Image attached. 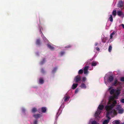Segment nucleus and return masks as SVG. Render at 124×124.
I'll return each mask as SVG.
<instances>
[{
  "mask_svg": "<svg viewBox=\"0 0 124 124\" xmlns=\"http://www.w3.org/2000/svg\"><path fill=\"white\" fill-rule=\"evenodd\" d=\"M113 107L111 105H108L105 107L106 110L107 111L106 114V117L109 118V115H111L112 114H115L116 113V112L115 110H112Z\"/></svg>",
  "mask_w": 124,
  "mask_h": 124,
  "instance_id": "1",
  "label": "nucleus"
},
{
  "mask_svg": "<svg viewBox=\"0 0 124 124\" xmlns=\"http://www.w3.org/2000/svg\"><path fill=\"white\" fill-rule=\"evenodd\" d=\"M104 108V106L103 105H99V106L95 114V117L96 118L99 116V115L101 114V110L103 109Z\"/></svg>",
  "mask_w": 124,
  "mask_h": 124,
  "instance_id": "2",
  "label": "nucleus"
},
{
  "mask_svg": "<svg viewBox=\"0 0 124 124\" xmlns=\"http://www.w3.org/2000/svg\"><path fill=\"white\" fill-rule=\"evenodd\" d=\"M121 89L119 88H118L116 89L115 90V93H114L115 97H118L121 93Z\"/></svg>",
  "mask_w": 124,
  "mask_h": 124,
  "instance_id": "3",
  "label": "nucleus"
},
{
  "mask_svg": "<svg viewBox=\"0 0 124 124\" xmlns=\"http://www.w3.org/2000/svg\"><path fill=\"white\" fill-rule=\"evenodd\" d=\"M120 84V82L118 81L117 79H115L114 81L112 82V85L113 86H116Z\"/></svg>",
  "mask_w": 124,
  "mask_h": 124,
  "instance_id": "4",
  "label": "nucleus"
},
{
  "mask_svg": "<svg viewBox=\"0 0 124 124\" xmlns=\"http://www.w3.org/2000/svg\"><path fill=\"white\" fill-rule=\"evenodd\" d=\"M75 82L77 83L78 82L80 81L81 80V77L79 75H78L76 76L74 79Z\"/></svg>",
  "mask_w": 124,
  "mask_h": 124,
  "instance_id": "5",
  "label": "nucleus"
},
{
  "mask_svg": "<svg viewBox=\"0 0 124 124\" xmlns=\"http://www.w3.org/2000/svg\"><path fill=\"white\" fill-rule=\"evenodd\" d=\"M89 68L88 66H85L84 69V73L85 74H86L88 73V69Z\"/></svg>",
  "mask_w": 124,
  "mask_h": 124,
  "instance_id": "6",
  "label": "nucleus"
},
{
  "mask_svg": "<svg viewBox=\"0 0 124 124\" xmlns=\"http://www.w3.org/2000/svg\"><path fill=\"white\" fill-rule=\"evenodd\" d=\"M123 3L122 1H119L118 4V7L119 8H121L123 6Z\"/></svg>",
  "mask_w": 124,
  "mask_h": 124,
  "instance_id": "7",
  "label": "nucleus"
},
{
  "mask_svg": "<svg viewBox=\"0 0 124 124\" xmlns=\"http://www.w3.org/2000/svg\"><path fill=\"white\" fill-rule=\"evenodd\" d=\"M114 78L113 75L110 76L108 78V80L110 82H112L114 79Z\"/></svg>",
  "mask_w": 124,
  "mask_h": 124,
  "instance_id": "8",
  "label": "nucleus"
},
{
  "mask_svg": "<svg viewBox=\"0 0 124 124\" xmlns=\"http://www.w3.org/2000/svg\"><path fill=\"white\" fill-rule=\"evenodd\" d=\"M108 119L107 120H105L103 122V124H108L109 122V120L110 119V118L109 117V118L108 117H107Z\"/></svg>",
  "mask_w": 124,
  "mask_h": 124,
  "instance_id": "9",
  "label": "nucleus"
},
{
  "mask_svg": "<svg viewBox=\"0 0 124 124\" xmlns=\"http://www.w3.org/2000/svg\"><path fill=\"white\" fill-rule=\"evenodd\" d=\"M40 31H41V30H40ZM41 33L42 34V35H41V37L44 40V41H48V40L46 38V37L44 36L43 35V33L41 31Z\"/></svg>",
  "mask_w": 124,
  "mask_h": 124,
  "instance_id": "10",
  "label": "nucleus"
},
{
  "mask_svg": "<svg viewBox=\"0 0 124 124\" xmlns=\"http://www.w3.org/2000/svg\"><path fill=\"white\" fill-rule=\"evenodd\" d=\"M41 116L40 114H34L33 115V116L36 118H38L40 117Z\"/></svg>",
  "mask_w": 124,
  "mask_h": 124,
  "instance_id": "11",
  "label": "nucleus"
},
{
  "mask_svg": "<svg viewBox=\"0 0 124 124\" xmlns=\"http://www.w3.org/2000/svg\"><path fill=\"white\" fill-rule=\"evenodd\" d=\"M47 47L51 50H53L54 49V47L52 46L49 44H48L47 45Z\"/></svg>",
  "mask_w": 124,
  "mask_h": 124,
  "instance_id": "12",
  "label": "nucleus"
},
{
  "mask_svg": "<svg viewBox=\"0 0 124 124\" xmlns=\"http://www.w3.org/2000/svg\"><path fill=\"white\" fill-rule=\"evenodd\" d=\"M39 81L40 84H42L44 83V81L42 78H40L39 79Z\"/></svg>",
  "mask_w": 124,
  "mask_h": 124,
  "instance_id": "13",
  "label": "nucleus"
},
{
  "mask_svg": "<svg viewBox=\"0 0 124 124\" xmlns=\"http://www.w3.org/2000/svg\"><path fill=\"white\" fill-rule=\"evenodd\" d=\"M57 67H56L53 68V69L52 70V71L51 72V73H55L57 69Z\"/></svg>",
  "mask_w": 124,
  "mask_h": 124,
  "instance_id": "14",
  "label": "nucleus"
},
{
  "mask_svg": "<svg viewBox=\"0 0 124 124\" xmlns=\"http://www.w3.org/2000/svg\"><path fill=\"white\" fill-rule=\"evenodd\" d=\"M78 84L74 83L72 86V88L73 89H75L77 86L78 85Z\"/></svg>",
  "mask_w": 124,
  "mask_h": 124,
  "instance_id": "15",
  "label": "nucleus"
},
{
  "mask_svg": "<svg viewBox=\"0 0 124 124\" xmlns=\"http://www.w3.org/2000/svg\"><path fill=\"white\" fill-rule=\"evenodd\" d=\"M117 103L116 100H114L112 102V103L111 105H112V107H114L116 104Z\"/></svg>",
  "mask_w": 124,
  "mask_h": 124,
  "instance_id": "16",
  "label": "nucleus"
},
{
  "mask_svg": "<svg viewBox=\"0 0 124 124\" xmlns=\"http://www.w3.org/2000/svg\"><path fill=\"white\" fill-rule=\"evenodd\" d=\"M41 112L43 113H45L46 110V107H43L41 108Z\"/></svg>",
  "mask_w": 124,
  "mask_h": 124,
  "instance_id": "17",
  "label": "nucleus"
},
{
  "mask_svg": "<svg viewBox=\"0 0 124 124\" xmlns=\"http://www.w3.org/2000/svg\"><path fill=\"white\" fill-rule=\"evenodd\" d=\"M80 87L81 88L84 89L86 88V87L84 83L81 84Z\"/></svg>",
  "mask_w": 124,
  "mask_h": 124,
  "instance_id": "18",
  "label": "nucleus"
},
{
  "mask_svg": "<svg viewBox=\"0 0 124 124\" xmlns=\"http://www.w3.org/2000/svg\"><path fill=\"white\" fill-rule=\"evenodd\" d=\"M115 90L114 89H112L110 92V94L111 95L114 94Z\"/></svg>",
  "mask_w": 124,
  "mask_h": 124,
  "instance_id": "19",
  "label": "nucleus"
},
{
  "mask_svg": "<svg viewBox=\"0 0 124 124\" xmlns=\"http://www.w3.org/2000/svg\"><path fill=\"white\" fill-rule=\"evenodd\" d=\"M124 109L123 108H122L118 111V113H119L122 114L124 113Z\"/></svg>",
  "mask_w": 124,
  "mask_h": 124,
  "instance_id": "20",
  "label": "nucleus"
},
{
  "mask_svg": "<svg viewBox=\"0 0 124 124\" xmlns=\"http://www.w3.org/2000/svg\"><path fill=\"white\" fill-rule=\"evenodd\" d=\"M117 15L119 16H121L123 14V13L122 11H117Z\"/></svg>",
  "mask_w": 124,
  "mask_h": 124,
  "instance_id": "21",
  "label": "nucleus"
},
{
  "mask_svg": "<svg viewBox=\"0 0 124 124\" xmlns=\"http://www.w3.org/2000/svg\"><path fill=\"white\" fill-rule=\"evenodd\" d=\"M112 15L115 17L116 15V10H113L112 12Z\"/></svg>",
  "mask_w": 124,
  "mask_h": 124,
  "instance_id": "22",
  "label": "nucleus"
},
{
  "mask_svg": "<svg viewBox=\"0 0 124 124\" xmlns=\"http://www.w3.org/2000/svg\"><path fill=\"white\" fill-rule=\"evenodd\" d=\"M97 62L95 61L91 63V65L92 66H95L97 64Z\"/></svg>",
  "mask_w": 124,
  "mask_h": 124,
  "instance_id": "23",
  "label": "nucleus"
},
{
  "mask_svg": "<svg viewBox=\"0 0 124 124\" xmlns=\"http://www.w3.org/2000/svg\"><path fill=\"white\" fill-rule=\"evenodd\" d=\"M37 111V109L36 108H34L32 109L31 111L33 113H35Z\"/></svg>",
  "mask_w": 124,
  "mask_h": 124,
  "instance_id": "24",
  "label": "nucleus"
},
{
  "mask_svg": "<svg viewBox=\"0 0 124 124\" xmlns=\"http://www.w3.org/2000/svg\"><path fill=\"white\" fill-rule=\"evenodd\" d=\"M109 20L111 22H113V18L112 17V15H110V17L109 18Z\"/></svg>",
  "mask_w": 124,
  "mask_h": 124,
  "instance_id": "25",
  "label": "nucleus"
},
{
  "mask_svg": "<svg viewBox=\"0 0 124 124\" xmlns=\"http://www.w3.org/2000/svg\"><path fill=\"white\" fill-rule=\"evenodd\" d=\"M40 40L39 39H37L36 42V44L38 45H40Z\"/></svg>",
  "mask_w": 124,
  "mask_h": 124,
  "instance_id": "26",
  "label": "nucleus"
},
{
  "mask_svg": "<svg viewBox=\"0 0 124 124\" xmlns=\"http://www.w3.org/2000/svg\"><path fill=\"white\" fill-rule=\"evenodd\" d=\"M83 70L82 69L80 70L78 72L79 74H83Z\"/></svg>",
  "mask_w": 124,
  "mask_h": 124,
  "instance_id": "27",
  "label": "nucleus"
},
{
  "mask_svg": "<svg viewBox=\"0 0 124 124\" xmlns=\"http://www.w3.org/2000/svg\"><path fill=\"white\" fill-rule=\"evenodd\" d=\"M115 34V32H113L111 34L110 36V39H112L113 37V36Z\"/></svg>",
  "mask_w": 124,
  "mask_h": 124,
  "instance_id": "28",
  "label": "nucleus"
},
{
  "mask_svg": "<svg viewBox=\"0 0 124 124\" xmlns=\"http://www.w3.org/2000/svg\"><path fill=\"white\" fill-rule=\"evenodd\" d=\"M112 47L111 45H110L109 46L108 48V51L109 52H110L112 49Z\"/></svg>",
  "mask_w": 124,
  "mask_h": 124,
  "instance_id": "29",
  "label": "nucleus"
},
{
  "mask_svg": "<svg viewBox=\"0 0 124 124\" xmlns=\"http://www.w3.org/2000/svg\"><path fill=\"white\" fill-rule=\"evenodd\" d=\"M69 97L68 96H66L64 98V101H66L67 100L69 99Z\"/></svg>",
  "mask_w": 124,
  "mask_h": 124,
  "instance_id": "30",
  "label": "nucleus"
},
{
  "mask_svg": "<svg viewBox=\"0 0 124 124\" xmlns=\"http://www.w3.org/2000/svg\"><path fill=\"white\" fill-rule=\"evenodd\" d=\"M72 45H68L66 46L65 48H70L71 47Z\"/></svg>",
  "mask_w": 124,
  "mask_h": 124,
  "instance_id": "31",
  "label": "nucleus"
},
{
  "mask_svg": "<svg viewBox=\"0 0 124 124\" xmlns=\"http://www.w3.org/2000/svg\"><path fill=\"white\" fill-rule=\"evenodd\" d=\"M86 78L85 77H83L82 79V81L83 82H85V80H86Z\"/></svg>",
  "mask_w": 124,
  "mask_h": 124,
  "instance_id": "32",
  "label": "nucleus"
},
{
  "mask_svg": "<svg viewBox=\"0 0 124 124\" xmlns=\"http://www.w3.org/2000/svg\"><path fill=\"white\" fill-rule=\"evenodd\" d=\"M115 121V124H119L120 123L119 121L118 120H116Z\"/></svg>",
  "mask_w": 124,
  "mask_h": 124,
  "instance_id": "33",
  "label": "nucleus"
},
{
  "mask_svg": "<svg viewBox=\"0 0 124 124\" xmlns=\"http://www.w3.org/2000/svg\"><path fill=\"white\" fill-rule=\"evenodd\" d=\"M121 107L120 106H119L117 107L116 109L117 110L119 111L120 109H121Z\"/></svg>",
  "mask_w": 124,
  "mask_h": 124,
  "instance_id": "34",
  "label": "nucleus"
},
{
  "mask_svg": "<svg viewBox=\"0 0 124 124\" xmlns=\"http://www.w3.org/2000/svg\"><path fill=\"white\" fill-rule=\"evenodd\" d=\"M41 72L42 73H45V71L43 69H41Z\"/></svg>",
  "mask_w": 124,
  "mask_h": 124,
  "instance_id": "35",
  "label": "nucleus"
},
{
  "mask_svg": "<svg viewBox=\"0 0 124 124\" xmlns=\"http://www.w3.org/2000/svg\"><path fill=\"white\" fill-rule=\"evenodd\" d=\"M120 80L121 81L124 82V77H122L121 78Z\"/></svg>",
  "mask_w": 124,
  "mask_h": 124,
  "instance_id": "36",
  "label": "nucleus"
},
{
  "mask_svg": "<svg viewBox=\"0 0 124 124\" xmlns=\"http://www.w3.org/2000/svg\"><path fill=\"white\" fill-rule=\"evenodd\" d=\"M65 53V52L63 51H61L60 53V54L61 56H62Z\"/></svg>",
  "mask_w": 124,
  "mask_h": 124,
  "instance_id": "37",
  "label": "nucleus"
},
{
  "mask_svg": "<svg viewBox=\"0 0 124 124\" xmlns=\"http://www.w3.org/2000/svg\"><path fill=\"white\" fill-rule=\"evenodd\" d=\"M78 91H79L78 89V88L76 89V90H75V93H78Z\"/></svg>",
  "mask_w": 124,
  "mask_h": 124,
  "instance_id": "38",
  "label": "nucleus"
},
{
  "mask_svg": "<svg viewBox=\"0 0 124 124\" xmlns=\"http://www.w3.org/2000/svg\"><path fill=\"white\" fill-rule=\"evenodd\" d=\"M92 124H97V122L95 121H93L92 122Z\"/></svg>",
  "mask_w": 124,
  "mask_h": 124,
  "instance_id": "39",
  "label": "nucleus"
},
{
  "mask_svg": "<svg viewBox=\"0 0 124 124\" xmlns=\"http://www.w3.org/2000/svg\"><path fill=\"white\" fill-rule=\"evenodd\" d=\"M45 62V60L44 59L40 63L42 65Z\"/></svg>",
  "mask_w": 124,
  "mask_h": 124,
  "instance_id": "40",
  "label": "nucleus"
},
{
  "mask_svg": "<svg viewBox=\"0 0 124 124\" xmlns=\"http://www.w3.org/2000/svg\"><path fill=\"white\" fill-rule=\"evenodd\" d=\"M38 121L37 120H35L33 122L34 124H37Z\"/></svg>",
  "mask_w": 124,
  "mask_h": 124,
  "instance_id": "41",
  "label": "nucleus"
},
{
  "mask_svg": "<svg viewBox=\"0 0 124 124\" xmlns=\"http://www.w3.org/2000/svg\"><path fill=\"white\" fill-rule=\"evenodd\" d=\"M121 102L122 103H124V99H122L121 100Z\"/></svg>",
  "mask_w": 124,
  "mask_h": 124,
  "instance_id": "42",
  "label": "nucleus"
},
{
  "mask_svg": "<svg viewBox=\"0 0 124 124\" xmlns=\"http://www.w3.org/2000/svg\"><path fill=\"white\" fill-rule=\"evenodd\" d=\"M96 49L98 51H99L100 50L99 48L98 47H96Z\"/></svg>",
  "mask_w": 124,
  "mask_h": 124,
  "instance_id": "43",
  "label": "nucleus"
},
{
  "mask_svg": "<svg viewBox=\"0 0 124 124\" xmlns=\"http://www.w3.org/2000/svg\"><path fill=\"white\" fill-rule=\"evenodd\" d=\"M121 26L124 29V24H121Z\"/></svg>",
  "mask_w": 124,
  "mask_h": 124,
  "instance_id": "44",
  "label": "nucleus"
},
{
  "mask_svg": "<svg viewBox=\"0 0 124 124\" xmlns=\"http://www.w3.org/2000/svg\"><path fill=\"white\" fill-rule=\"evenodd\" d=\"M98 45V43L96 42L95 44V45L96 46H97V45Z\"/></svg>",
  "mask_w": 124,
  "mask_h": 124,
  "instance_id": "45",
  "label": "nucleus"
},
{
  "mask_svg": "<svg viewBox=\"0 0 124 124\" xmlns=\"http://www.w3.org/2000/svg\"><path fill=\"white\" fill-rule=\"evenodd\" d=\"M22 111L23 112H24L25 111V110L24 109H22Z\"/></svg>",
  "mask_w": 124,
  "mask_h": 124,
  "instance_id": "46",
  "label": "nucleus"
},
{
  "mask_svg": "<svg viewBox=\"0 0 124 124\" xmlns=\"http://www.w3.org/2000/svg\"><path fill=\"white\" fill-rule=\"evenodd\" d=\"M38 112H39V113H40V110H38Z\"/></svg>",
  "mask_w": 124,
  "mask_h": 124,
  "instance_id": "47",
  "label": "nucleus"
},
{
  "mask_svg": "<svg viewBox=\"0 0 124 124\" xmlns=\"http://www.w3.org/2000/svg\"><path fill=\"white\" fill-rule=\"evenodd\" d=\"M112 88V87H110V88H109V90L110 89H111V88Z\"/></svg>",
  "mask_w": 124,
  "mask_h": 124,
  "instance_id": "48",
  "label": "nucleus"
},
{
  "mask_svg": "<svg viewBox=\"0 0 124 124\" xmlns=\"http://www.w3.org/2000/svg\"><path fill=\"white\" fill-rule=\"evenodd\" d=\"M108 103V104H109L110 103V102H109V101Z\"/></svg>",
  "mask_w": 124,
  "mask_h": 124,
  "instance_id": "49",
  "label": "nucleus"
},
{
  "mask_svg": "<svg viewBox=\"0 0 124 124\" xmlns=\"http://www.w3.org/2000/svg\"><path fill=\"white\" fill-rule=\"evenodd\" d=\"M120 124H124V123H123Z\"/></svg>",
  "mask_w": 124,
  "mask_h": 124,
  "instance_id": "50",
  "label": "nucleus"
}]
</instances>
